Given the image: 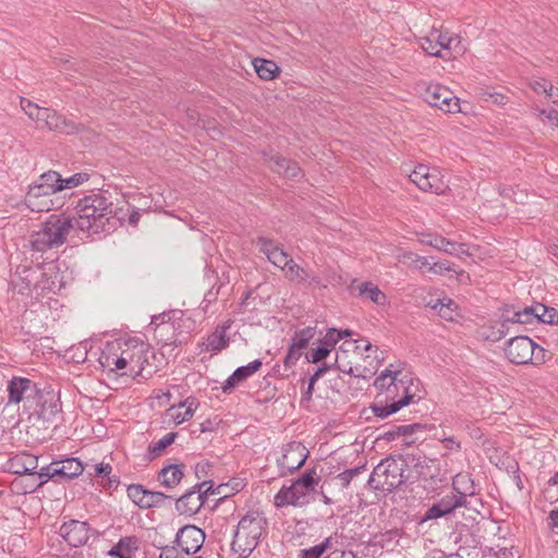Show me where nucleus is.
<instances>
[{
  "label": "nucleus",
  "instance_id": "nucleus-26",
  "mask_svg": "<svg viewBox=\"0 0 558 558\" xmlns=\"http://www.w3.org/2000/svg\"><path fill=\"white\" fill-rule=\"evenodd\" d=\"M283 275L290 281L303 282L310 278L315 282L319 281L317 277L311 276L305 268L298 265L292 258L284 268Z\"/></svg>",
  "mask_w": 558,
  "mask_h": 558
},
{
  "label": "nucleus",
  "instance_id": "nucleus-9",
  "mask_svg": "<svg viewBox=\"0 0 558 558\" xmlns=\"http://www.w3.org/2000/svg\"><path fill=\"white\" fill-rule=\"evenodd\" d=\"M41 389H44V385L29 378L13 377L8 384V401L14 404L24 402L26 408L32 409Z\"/></svg>",
  "mask_w": 558,
  "mask_h": 558
},
{
  "label": "nucleus",
  "instance_id": "nucleus-25",
  "mask_svg": "<svg viewBox=\"0 0 558 558\" xmlns=\"http://www.w3.org/2000/svg\"><path fill=\"white\" fill-rule=\"evenodd\" d=\"M230 325L218 326L216 330L208 336L206 340V351L220 352L229 345L227 329Z\"/></svg>",
  "mask_w": 558,
  "mask_h": 558
},
{
  "label": "nucleus",
  "instance_id": "nucleus-53",
  "mask_svg": "<svg viewBox=\"0 0 558 558\" xmlns=\"http://www.w3.org/2000/svg\"><path fill=\"white\" fill-rule=\"evenodd\" d=\"M213 486H214L213 481H204L199 484H196L193 487V489H195L197 492V494H202V499H204V501H205L209 494H211V495L216 494V489H213Z\"/></svg>",
  "mask_w": 558,
  "mask_h": 558
},
{
  "label": "nucleus",
  "instance_id": "nucleus-6",
  "mask_svg": "<svg viewBox=\"0 0 558 558\" xmlns=\"http://www.w3.org/2000/svg\"><path fill=\"white\" fill-rule=\"evenodd\" d=\"M405 470L402 458L387 457L374 468L368 485L375 490L390 493L407 481Z\"/></svg>",
  "mask_w": 558,
  "mask_h": 558
},
{
  "label": "nucleus",
  "instance_id": "nucleus-57",
  "mask_svg": "<svg viewBox=\"0 0 558 558\" xmlns=\"http://www.w3.org/2000/svg\"><path fill=\"white\" fill-rule=\"evenodd\" d=\"M300 173H301V169H300L299 165L295 161L289 160L282 177H286L289 179H294V178L299 177Z\"/></svg>",
  "mask_w": 558,
  "mask_h": 558
},
{
  "label": "nucleus",
  "instance_id": "nucleus-62",
  "mask_svg": "<svg viewBox=\"0 0 558 558\" xmlns=\"http://www.w3.org/2000/svg\"><path fill=\"white\" fill-rule=\"evenodd\" d=\"M324 553H326V550L320 544H317L308 549H305V555L314 556L317 558H319Z\"/></svg>",
  "mask_w": 558,
  "mask_h": 558
},
{
  "label": "nucleus",
  "instance_id": "nucleus-13",
  "mask_svg": "<svg viewBox=\"0 0 558 558\" xmlns=\"http://www.w3.org/2000/svg\"><path fill=\"white\" fill-rule=\"evenodd\" d=\"M410 180L422 191L440 194L446 184L436 169L430 170L425 165H418L409 175Z\"/></svg>",
  "mask_w": 558,
  "mask_h": 558
},
{
  "label": "nucleus",
  "instance_id": "nucleus-37",
  "mask_svg": "<svg viewBox=\"0 0 558 558\" xmlns=\"http://www.w3.org/2000/svg\"><path fill=\"white\" fill-rule=\"evenodd\" d=\"M536 310H538V316H536L537 323L558 325V312L556 308L545 306L542 303H536Z\"/></svg>",
  "mask_w": 558,
  "mask_h": 558
},
{
  "label": "nucleus",
  "instance_id": "nucleus-41",
  "mask_svg": "<svg viewBox=\"0 0 558 558\" xmlns=\"http://www.w3.org/2000/svg\"><path fill=\"white\" fill-rule=\"evenodd\" d=\"M267 258L272 265L280 268L282 271L291 259L290 255L284 252L282 247H277L274 252H270V255Z\"/></svg>",
  "mask_w": 558,
  "mask_h": 558
},
{
  "label": "nucleus",
  "instance_id": "nucleus-64",
  "mask_svg": "<svg viewBox=\"0 0 558 558\" xmlns=\"http://www.w3.org/2000/svg\"><path fill=\"white\" fill-rule=\"evenodd\" d=\"M159 558H178L177 549L174 547H167L161 551Z\"/></svg>",
  "mask_w": 558,
  "mask_h": 558
},
{
  "label": "nucleus",
  "instance_id": "nucleus-7",
  "mask_svg": "<svg viewBox=\"0 0 558 558\" xmlns=\"http://www.w3.org/2000/svg\"><path fill=\"white\" fill-rule=\"evenodd\" d=\"M315 475V469L307 470L290 486H283L275 496V506L277 508L302 506L303 499L315 489L318 483Z\"/></svg>",
  "mask_w": 558,
  "mask_h": 558
},
{
  "label": "nucleus",
  "instance_id": "nucleus-60",
  "mask_svg": "<svg viewBox=\"0 0 558 558\" xmlns=\"http://www.w3.org/2000/svg\"><path fill=\"white\" fill-rule=\"evenodd\" d=\"M49 111H50L49 108H43V107L39 108L38 118H36L34 120V122L37 123V128H39V129L44 128V123L49 118Z\"/></svg>",
  "mask_w": 558,
  "mask_h": 558
},
{
  "label": "nucleus",
  "instance_id": "nucleus-1",
  "mask_svg": "<svg viewBox=\"0 0 558 558\" xmlns=\"http://www.w3.org/2000/svg\"><path fill=\"white\" fill-rule=\"evenodd\" d=\"M74 226L76 230L89 235L110 233L119 225L113 203L107 191H99L81 198L76 206Z\"/></svg>",
  "mask_w": 558,
  "mask_h": 558
},
{
  "label": "nucleus",
  "instance_id": "nucleus-52",
  "mask_svg": "<svg viewBox=\"0 0 558 558\" xmlns=\"http://www.w3.org/2000/svg\"><path fill=\"white\" fill-rule=\"evenodd\" d=\"M22 470H16V473L33 474L37 468V459L33 456H25L22 458Z\"/></svg>",
  "mask_w": 558,
  "mask_h": 558
},
{
  "label": "nucleus",
  "instance_id": "nucleus-50",
  "mask_svg": "<svg viewBox=\"0 0 558 558\" xmlns=\"http://www.w3.org/2000/svg\"><path fill=\"white\" fill-rule=\"evenodd\" d=\"M427 269L429 272L435 274V275H444L448 271L453 270L451 267V263H449L447 260H444V262H430L429 260V265L427 266Z\"/></svg>",
  "mask_w": 558,
  "mask_h": 558
},
{
  "label": "nucleus",
  "instance_id": "nucleus-33",
  "mask_svg": "<svg viewBox=\"0 0 558 558\" xmlns=\"http://www.w3.org/2000/svg\"><path fill=\"white\" fill-rule=\"evenodd\" d=\"M432 36L435 38V47L442 50H450L453 44H459L460 39L454 34L441 33L437 29L432 31Z\"/></svg>",
  "mask_w": 558,
  "mask_h": 558
},
{
  "label": "nucleus",
  "instance_id": "nucleus-47",
  "mask_svg": "<svg viewBox=\"0 0 558 558\" xmlns=\"http://www.w3.org/2000/svg\"><path fill=\"white\" fill-rule=\"evenodd\" d=\"M437 461L435 459H429L426 457L418 458L417 462L414 464V466L417 469V472L423 477H433L434 474L425 471V469H429L430 465H436Z\"/></svg>",
  "mask_w": 558,
  "mask_h": 558
},
{
  "label": "nucleus",
  "instance_id": "nucleus-18",
  "mask_svg": "<svg viewBox=\"0 0 558 558\" xmlns=\"http://www.w3.org/2000/svg\"><path fill=\"white\" fill-rule=\"evenodd\" d=\"M56 189L49 187L36 181L34 184L29 185L28 192L26 194V205L33 211H49L50 205L48 202L40 203L39 198L43 196H50L56 194Z\"/></svg>",
  "mask_w": 558,
  "mask_h": 558
},
{
  "label": "nucleus",
  "instance_id": "nucleus-51",
  "mask_svg": "<svg viewBox=\"0 0 558 558\" xmlns=\"http://www.w3.org/2000/svg\"><path fill=\"white\" fill-rule=\"evenodd\" d=\"M333 365L338 371H340L342 373H345V374H349V375L355 376V377H361V376L365 377L364 375L356 373L357 368L350 365V363H342L339 355H337Z\"/></svg>",
  "mask_w": 558,
  "mask_h": 558
},
{
  "label": "nucleus",
  "instance_id": "nucleus-36",
  "mask_svg": "<svg viewBox=\"0 0 558 558\" xmlns=\"http://www.w3.org/2000/svg\"><path fill=\"white\" fill-rule=\"evenodd\" d=\"M170 498V496L161 492H154L147 489L143 509L160 508L165 506L166 501Z\"/></svg>",
  "mask_w": 558,
  "mask_h": 558
},
{
  "label": "nucleus",
  "instance_id": "nucleus-5",
  "mask_svg": "<svg viewBox=\"0 0 558 558\" xmlns=\"http://www.w3.org/2000/svg\"><path fill=\"white\" fill-rule=\"evenodd\" d=\"M266 520L258 512H247L238 523L231 548L239 558H247L258 545Z\"/></svg>",
  "mask_w": 558,
  "mask_h": 558
},
{
  "label": "nucleus",
  "instance_id": "nucleus-24",
  "mask_svg": "<svg viewBox=\"0 0 558 558\" xmlns=\"http://www.w3.org/2000/svg\"><path fill=\"white\" fill-rule=\"evenodd\" d=\"M138 550V539L135 536L121 538L109 551L108 555L117 558H134Z\"/></svg>",
  "mask_w": 558,
  "mask_h": 558
},
{
  "label": "nucleus",
  "instance_id": "nucleus-14",
  "mask_svg": "<svg viewBox=\"0 0 558 558\" xmlns=\"http://www.w3.org/2000/svg\"><path fill=\"white\" fill-rule=\"evenodd\" d=\"M307 459V450L301 442H290L278 459L280 475L286 476L299 470Z\"/></svg>",
  "mask_w": 558,
  "mask_h": 558
},
{
  "label": "nucleus",
  "instance_id": "nucleus-48",
  "mask_svg": "<svg viewBox=\"0 0 558 558\" xmlns=\"http://www.w3.org/2000/svg\"><path fill=\"white\" fill-rule=\"evenodd\" d=\"M21 108L31 120L38 118L39 106L26 98H21Z\"/></svg>",
  "mask_w": 558,
  "mask_h": 558
},
{
  "label": "nucleus",
  "instance_id": "nucleus-32",
  "mask_svg": "<svg viewBox=\"0 0 558 558\" xmlns=\"http://www.w3.org/2000/svg\"><path fill=\"white\" fill-rule=\"evenodd\" d=\"M44 128L50 131H60L70 133L74 129L72 124H69L65 119L58 114L54 110L50 109L49 118L44 123Z\"/></svg>",
  "mask_w": 558,
  "mask_h": 558
},
{
  "label": "nucleus",
  "instance_id": "nucleus-23",
  "mask_svg": "<svg viewBox=\"0 0 558 558\" xmlns=\"http://www.w3.org/2000/svg\"><path fill=\"white\" fill-rule=\"evenodd\" d=\"M436 504L440 510L444 511L445 515H447L453 512L457 508L466 507L468 497L464 493L453 488L449 494L441 497Z\"/></svg>",
  "mask_w": 558,
  "mask_h": 558
},
{
  "label": "nucleus",
  "instance_id": "nucleus-31",
  "mask_svg": "<svg viewBox=\"0 0 558 558\" xmlns=\"http://www.w3.org/2000/svg\"><path fill=\"white\" fill-rule=\"evenodd\" d=\"M178 434L172 432L166 434L157 441H153L148 447L149 459L153 460L163 453V451L174 442Z\"/></svg>",
  "mask_w": 558,
  "mask_h": 558
},
{
  "label": "nucleus",
  "instance_id": "nucleus-39",
  "mask_svg": "<svg viewBox=\"0 0 558 558\" xmlns=\"http://www.w3.org/2000/svg\"><path fill=\"white\" fill-rule=\"evenodd\" d=\"M37 181L46 186L52 189L57 187L56 193L62 191V178L57 171H47L43 173Z\"/></svg>",
  "mask_w": 558,
  "mask_h": 558
},
{
  "label": "nucleus",
  "instance_id": "nucleus-3",
  "mask_svg": "<svg viewBox=\"0 0 558 558\" xmlns=\"http://www.w3.org/2000/svg\"><path fill=\"white\" fill-rule=\"evenodd\" d=\"M400 371L385 369L374 381V386L380 392H385V401L389 399V404L376 403L373 405V412L377 417L385 418L396 413L402 407L408 405L413 399L414 393L411 392L408 376L399 378Z\"/></svg>",
  "mask_w": 558,
  "mask_h": 558
},
{
  "label": "nucleus",
  "instance_id": "nucleus-28",
  "mask_svg": "<svg viewBox=\"0 0 558 558\" xmlns=\"http://www.w3.org/2000/svg\"><path fill=\"white\" fill-rule=\"evenodd\" d=\"M397 259L399 263L408 267H414L416 269L427 268V266L429 265L428 257L420 256L410 251H402L397 255Z\"/></svg>",
  "mask_w": 558,
  "mask_h": 558
},
{
  "label": "nucleus",
  "instance_id": "nucleus-30",
  "mask_svg": "<svg viewBox=\"0 0 558 558\" xmlns=\"http://www.w3.org/2000/svg\"><path fill=\"white\" fill-rule=\"evenodd\" d=\"M360 295L366 296L372 300L375 304L384 305L387 301V296L379 288L372 282H363L359 286Z\"/></svg>",
  "mask_w": 558,
  "mask_h": 558
},
{
  "label": "nucleus",
  "instance_id": "nucleus-56",
  "mask_svg": "<svg viewBox=\"0 0 558 558\" xmlns=\"http://www.w3.org/2000/svg\"><path fill=\"white\" fill-rule=\"evenodd\" d=\"M301 354V350L294 348L293 345H290L288 354L284 359V365L287 367L294 365L296 361L300 359Z\"/></svg>",
  "mask_w": 558,
  "mask_h": 558
},
{
  "label": "nucleus",
  "instance_id": "nucleus-16",
  "mask_svg": "<svg viewBox=\"0 0 558 558\" xmlns=\"http://www.w3.org/2000/svg\"><path fill=\"white\" fill-rule=\"evenodd\" d=\"M175 542L186 555L195 554L205 542V533L195 525H185L177 533Z\"/></svg>",
  "mask_w": 558,
  "mask_h": 558
},
{
  "label": "nucleus",
  "instance_id": "nucleus-44",
  "mask_svg": "<svg viewBox=\"0 0 558 558\" xmlns=\"http://www.w3.org/2000/svg\"><path fill=\"white\" fill-rule=\"evenodd\" d=\"M330 351L326 347H324L320 342L316 349H312L306 353V360L310 363H319L325 360L329 355Z\"/></svg>",
  "mask_w": 558,
  "mask_h": 558
},
{
  "label": "nucleus",
  "instance_id": "nucleus-59",
  "mask_svg": "<svg viewBox=\"0 0 558 558\" xmlns=\"http://www.w3.org/2000/svg\"><path fill=\"white\" fill-rule=\"evenodd\" d=\"M539 116H545L547 120H549L557 129H558V111L555 109L551 110H545L539 109L538 110Z\"/></svg>",
  "mask_w": 558,
  "mask_h": 558
},
{
  "label": "nucleus",
  "instance_id": "nucleus-46",
  "mask_svg": "<svg viewBox=\"0 0 558 558\" xmlns=\"http://www.w3.org/2000/svg\"><path fill=\"white\" fill-rule=\"evenodd\" d=\"M341 340V335L338 333V330L335 328L329 329L325 337L319 341L324 347L331 350L335 345Z\"/></svg>",
  "mask_w": 558,
  "mask_h": 558
},
{
  "label": "nucleus",
  "instance_id": "nucleus-4",
  "mask_svg": "<svg viewBox=\"0 0 558 558\" xmlns=\"http://www.w3.org/2000/svg\"><path fill=\"white\" fill-rule=\"evenodd\" d=\"M74 219L65 215H50L39 229L31 234V245L37 252H46L63 245L75 231Z\"/></svg>",
  "mask_w": 558,
  "mask_h": 558
},
{
  "label": "nucleus",
  "instance_id": "nucleus-43",
  "mask_svg": "<svg viewBox=\"0 0 558 558\" xmlns=\"http://www.w3.org/2000/svg\"><path fill=\"white\" fill-rule=\"evenodd\" d=\"M89 179V174L86 172L75 173L68 179H62V190L76 187Z\"/></svg>",
  "mask_w": 558,
  "mask_h": 558
},
{
  "label": "nucleus",
  "instance_id": "nucleus-8",
  "mask_svg": "<svg viewBox=\"0 0 558 558\" xmlns=\"http://www.w3.org/2000/svg\"><path fill=\"white\" fill-rule=\"evenodd\" d=\"M507 359L513 364H541L545 362V350L526 336L512 337L505 349Z\"/></svg>",
  "mask_w": 558,
  "mask_h": 558
},
{
  "label": "nucleus",
  "instance_id": "nucleus-54",
  "mask_svg": "<svg viewBox=\"0 0 558 558\" xmlns=\"http://www.w3.org/2000/svg\"><path fill=\"white\" fill-rule=\"evenodd\" d=\"M438 439L442 442L447 451H460L461 449V442L456 440L454 437L446 436L445 433L439 436Z\"/></svg>",
  "mask_w": 558,
  "mask_h": 558
},
{
  "label": "nucleus",
  "instance_id": "nucleus-45",
  "mask_svg": "<svg viewBox=\"0 0 558 558\" xmlns=\"http://www.w3.org/2000/svg\"><path fill=\"white\" fill-rule=\"evenodd\" d=\"M421 47L429 56L446 58L445 54L440 52V49H438V47H435V38L434 36H432V33L428 36L422 38Z\"/></svg>",
  "mask_w": 558,
  "mask_h": 558
},
{
  "label": "nucleus",
  "instance_id": "nucleus-21",
  "mask_svg": "<svg viewBox=\"0 0 558 558\" xmlns=\"http://www.w3.org/2000/svg\"><path fill=\"white\" fill-rule=\"evenodd\" d=\"M197 407V400L193 397H189L178 405H172L168 410V415L171 417L175 425H179L185 421H189L194 415Z\"/></svg>",
  "mask_w": 558,
  "mask_h": 558
},
{
  "label": "nucleus",
  "instance_id": "nucleus-49",
  "mask_svg": "<svg viewBox=\"0 0 558 558\" xmlns=\"http://www.w3.org/2000/svg\"><path fill=\"white\" fill-rule=\"evenodd\" d=\"M259 251L265 254L267 257L270 255V252H274L277 247H280L275 243L272 239L259 236L256 241Z\"/></svg>",
  "mask_w": 558,
  "mask_h": 558
},
{
  "label": "nucleus",
  "instance_id": "nucleus-61",
  "mask_svg": "<svg viewBox=\"0 0 558 558\" xmlns=\"http://www.w3.org/2000/svg\"><path fill=\"white\" fill-rule=\"evenodd\" d=\"M530 85L535 93L542 94L543 92H546L547 81L544 78H539L531 82Z\"/></svg>",
  "mask_w": 558,
  "mask_h": 558
},
{
  "label": "nucleus",
  "instance_id": "nucleus-17",
  "mask_svg": "<svg viewBox=\"0 0 558 558\" xmlns=\"http://www.w3.org/2000/svg\"><path fill=\"white\" fill-rule=\"evenodd\" d=\"M418 241L422 244L429 245L440 252L449 255L461 256L469 255L465 244L450 241L438 234L422 233L420 234Z\"/></svg>",
  "mask_w": 558,
  "mask_h": 558
},
{
  "label": "nucleus",
  "instance_id": "nucleus-29",
  "mask_svg": "<svg viewBox=\"0 0 558 558\" xmlns=\"http://www.w3.org/2000/svg\"><path fill=\"white\" fill-rule=\"evenodd\" d=\"M536 316H538V310H536L535 304L532 306H525L524 308L519 311H514L512 316L510 317L517 326L537 323Z\"/></svg>",
  "mask_w": 558,
  "mask_h": 558
},
{
  "label": "nucleus",
  "instance_id": "nucleus-10",
  "mask_svg": "<svg viewBox=\"0 0 558 558\" xmlns=\"http://www.w3.org/2000/svg\"><path fill=\"white\" fill-rule=\"evenodd\" d=\"M59 535L71 547L85 546L90 538L96 539L99 536L98 532L88 522L74 519L64 521L61 524Z\"/></svg>",
  "mask_w": 558,
  "mask_h": 558
},
{
  "label": "nucleus",
  "instance_id": "nucleus-15",
  "mask_svg": "<svg viewBox=\"0 0 558 558\" xmlns=\"http://www.w3.org/2000/svg\"><path fill=\"white\" fill-rule=\"evenodd\" d=\"M84 471L82 462L76 458H70L62 461H53L48 466L43 468L39 477L52 478L60 476L65 480H72Z\"/></svg>",
  "mask_w": 558,
  "mask_h": 558
},
{
  "label": "nucleus",
  "instance_id": "nucleus-63",
  "mask_svg": "<svg viewBox=\"0 0 558 558\" xmlns=\"http://www.w3.org/2000/svg\"><path fill=\"white\" fill-rule=\"evenodd\" d=\"M210 468L208 462H199L195 465V475L201 478L207 474V470Z\"/></svg>",
  "mask_w": 558,
  "mask_h": 558
},
{
  "label": "nucleus",
  "instance_id": "nucleus-20",
  "mask_svg": "<svg viewBox=\"0 0 558 558\" xmlns=\"http://www.w3.org/2000/svg\"><path fill=\"white\" fill-rule=\"evenodd\" d=\"M204 499H202V494H197L195 489H191L182 495L175 501V509L185 515H193L199 511L202 506L204 505Z\"/></svg>",
  "mask_w": 558,
  "mask_h": 558
},
{
  "label": "nucleus",
  "instance_id": "nucleus-22",
  "mask_svg": "<svg viewBox=\"0 0 558 558\" xmlns=\"http://www.w3.org/2000/svg\"><path fill=\"white\" fill-rule=\"evenodd\" d=\"M183 468V464H169L159 471L157 478L163 487L173 488L184 476Z\"/></svg>",
  "mask_w": 558,
  "mask_h": 558
},
{
  "label": "nucleus",
  "instance_id": "nucleus-58",
  "mask_svg": "<svg viewBox=\"0 0 558 558\" xmlns=\"http://www.w3.org/2000/svg\"><path fill=\"white\" fill-rule=\"evenodd\" d=\"M333 364H327L323 363L315 371V373L311 376L312 377V384H316V381L329 369L333 368Z\"/></svg>",
  "mask_w": 558,
  "mask_h": 558
},
{
  "label": "nucleus",
  "instance_id": "nucleus-38",
  "mask_svg": "<svg viewBox=\"0 0 558 558\" xmlns=\"http://www.w3.org/2000/svg\"><path fill=\"white\" fill-rule=\"evenodd\" d=\"M434 310L438 311V314L446 320H453V312L457 310V304L451 299L438 300L433 305Z\"/></svg>",
  "mask_w": 558,
  "mask_h": 558
},
{
  "label": "nucleus",
  "instance_id": "nucleus-35",
  "mask_svg": "<svg viewBox=\"0 0 558 558\" xmlns=\"http://www.w3.org/2000/svg\"><path fill=\"white\" fill-rule=\"evenodd\" d=\"M314 336L315 328L306 327L294 333L291 345L302 351L308 345L310 341L314 338Z\"/></svg>",
  "mask_w": 558,
  "mask_h": 558
},
{
  "label": "nucleus",
  "instance_id": "nucleus-42",
  "mask_svg": "<svg viewBox=\"0 0 558 558\" xmlns=\"http://www.w3.org/2000/svg\"><path fill=\"white\" fill-rule=\"evenodd\" d=\"M265 161L267 162L268 167L279 175H283L284 169L289 162L288 159L279 155H270L265 158Z\"/></svg>",
  "mask_w": 558,
  "mask_h": 558
},
{
  "label": "nucleus",
  "instance_id": "nucleus-40",
  "mask_svg": "<svg viewBox=\"0 0 558 558\" xmlns=\"http://www.w3.org/2000/svg\"><path fill=\"white\" fill-rule=\"evenodd\" d=\"M147 489L141 484H131L128 486L129 498L141 509H143Z\"/></svg>",
  "mask_w": 558,
  "mask_h": 558
},
{
  "label": "nucleus",
  "instance_id": "nucleus-2",
  "mask_svg": "<svg viewBox=\"0 0 558 558\" xmlns=\"http://www.w3.org/2000/svg\"><path fill=\"white\" fill-rule=\"evenodd\" d=\"M149 349L144 342L131 340L108 343L98 359L102 368L109 372L122 371L121 375L136 377L142 375L148 363Z\"/></svg>",
  "mask_w": 558,
  "mask_h": 558
},
{
  "label": "nucleus",
  "instance_id": "nucleus-19",
  "mask_svg": "<svg viewBox=\"0 0 558 558\" xmlns=\"http://www.w3.org/2000/svg\"><path fill=\"white\" fill-rule=\"evenodd\" d=\"M262 365L263 363L260 360H254L247 365L238 367L233 374L229 376L228 379L223 383L222 391L225 393H230L238 384L244 381L256 372H258Z\"/></svg>",
  "mask_w": 558,
  "mask_h": 558
},
{
  "label": "nucleus",
  "instance_id": "nucleus-12",
  "mask_svg": "<svg viewBox=\"0 0 558 558\" xmlns=\"http://www.w3.org/2000/svg\"><path fill=\"white\" fill-rule=\"evenodd\" d=\"M40 418L46 422H51L61 412V402L59 393L56 392L50 386L44 385V389L37 397L34 407L32 408Z\"/></svg>",
  "mask_w": 558,
  "mask_h": 558
},
{
  "label": "nucleus",
  "instance_id": "nucleus-27",
  "mask_svg": "<svg viewBox=\"0 0 558 558\" xmlns=\"http://www.w3.org/2000/svg\"><path fill=\"white\" fill-rule=\"evenodd\" d=\"M253 64L257 75L262 80H272L280 73L279 66L271 60L255 59Z\"/></svg>",
  "mask_w": 558,
  "mask_h": 558
},
{
  "label": "nucleus",
  "instance_id": "nucleus-34",
  "mask_svg": "<svg viewBox=\"0 0 558 558\" xmlns=\"http://www.w3.org/2000/svg\"><path fill=\"white\" fill-rule=\"evenodd\" d=\"M497 327L498 336H487V339L492 341H499L507 335L519 332V330L514 328L515 324L513 323L510 316L502 315V319Z\"/></svg>",
  "mask_w": 558,
  "mask_h": 558
},
{
  "label": "nucleus",
  "instance_id": "nucleus-11",
  "mask_svg": "<svg viewBox=\"0 0 558 558\" xmlns=\"http://www.w3.org/2000/svg\"><path fill=\"white\" fill-rule=\"evenodd\" d=\"M425 101L444 112L454 113L460 111V99L446 86L430 84L424 93Z\"/></svg>",
  "mask_w": 558,
  "mask_h": 558
},
{
  "label": "nucleus",
  "instance_id": "nucleus-55",
  "mask_svg": "<svg viewBox=\"0 0 558 558\" xmlns=\"http://www.w3.org/2000/svg\"><path fill=\"white\" fill-rule=\"evenodd\" d=\"M445 517V513L435 502L432 507H429L425 514L422 518V522L428 521V520H435L438 518Z\"/></svg>",
  "mask_w": 558,
  "mask_h": 558
}]
</instances>
